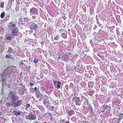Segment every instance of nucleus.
Listing matches in <instances>:
<instances>
[{
	"label": "nucleus",
	"instance_id": "obj_1",
	"mask_svg": "<svg viewBox=\"0 0 123 123\" xmlns=\"http://www.w3.org/2000/svg\"><path fill=\"white\" fill-rule=\"evenodd\" d=\"M11 70V68H8L5 70L4 71V73L1 74V77L2 79L1 80V81L2 82L5 81L7 75L10 74V71Z\"/></svg>",
	"mask_w": 123,
	"mask_h": 123
},
{
	"label": "nucleus",
	"instance_id": "obj_2",
	"mask_svg": "<svg viewBox=\"0 0 123 123\" xmlns=\"http://www.w3.org/2000/svg\"><path fill=\"white\" fill-rule=\"evenodd\" d=\"M26 118L27 119L30 120H35L36 119V115L32 112H30L26 116Z\"/></svg>",
	"mask_w": 123,
	"mask_h": 123
},
{
	"label": "nucleus",
	"instance_id": "obj_3",
	"mask_svg": "<svg viewBox=\"0 0 123 123\" xmlns=\"http://www.w3.org/2000/svg\"><path fill=\"white\" fill-rule=\"evenodd\" d=\"M18 29L17 27H14L12 32V34L14 36H17L18 35Z\"/></svg>",
	"mask_w": 123,
	"mask_h": 123
},
{
	"label": "nucleus",
	"instance_id": "obj_4",
	"mask_svg": "<svg viewBox=\"0 0 123 123\" xmlns=\"http://www.w3.org/2000/svg\"><path fill=\"white\" fill-rule=\"evenodd\" d=\"M30 13L31 14V15L36 13L37 15V9L33 7L31 8L30 10Z\"/></svg>",
	"mask_w": 123,
	"mask_h": 123
},
{
	"label": "nucleus",
	"instance_id": "obj_5",
	"mask_svg": "<svg viewBox=\"0 0 123 123\" xmlns=\"http://www.w3.org/2000/svg\"><path fill=\"white\" fill-rule=\"evenodd\" d=\"M9 97H11L12 98L13 100L14 101L16 98L15 95L13 94V93L11 92H10L9 94Z\"/></svg>",
	"mask_w": 123,
	"mask_h": 123
},
{
	"label": "nucleus",
	"instance_id": "obj_6",
	"mask_svg": "<svg viewBox=\"0 0 123 123\" xmlns=\"http://www.w3.org/2000/svg\"><path fill=\"white\" fill-rule=\"evenodd\" d=\"M30 28L31 29L36 30L37 28V25L36 24H33L31 25Z\"/></svg>",
	"mask_w": 123,
	"mask_h": 123
},
{
	"label": "nucleus",
	"instance_id": "obj_7",
	"mask_svg": "<svg viewBox=\"0 0 123 123\" xmlns=\"http://www.w3.org/2000/svg\"><path fill=\"white\" fill-rule=\"evenodd\" d=\"M54 84H57V88L58 89H59L60 88V86L61 85V83L59 81H55L54 82Z\"/></svg>",
	"mask_w": 123,
	"mask_h": 123
},
{
	"label": "nucleus",
	"instance_id": "obj_8",
	"mask_svg": "<svg viewBox=\"0 0 123 123\" xmlns=\"http://www.w3.org/2000/svg\"><path fill=\"white\" fill-rule=\"evenodd\" d=\"M73 99L76 102H80V98L79 97H75L73 98Z\"/></svg>",
	"mask_w": 123,
	"mask_h": 123
},
{
	"label": "nucleus",
	"instance_id": "obj_9",
	"mask_svg": "<svg viewBox=\"0 0 123 123\" xmlns=\"http://www.w3.org/2000/svg\"><path fill=\"white\" fill-rule=\"evenodd\" d=\"M12 106L13 107H18V105H17V103L15 102V101H12Z\"/></svg>",
	"mask_w": 123,
	"mask_h": 123
},
{
	"label": "nucleus",
	"instance_id": "obj_10",
	"mask_svg": "<svg viewBox=\"0 0 123 123\" xmlns=\"http://www.w3.org/2000/svg\"><path fill=\"white\" fill-rule=\"evenodd\" d=\"M102 107L103 108V110H104L105 111L109 107V106L106 105H102Z\"/></svg>",
	"mask_w": 123,
	"mask_h": 123
},
{
	"label": "nucleus",
	"instance_id": "obj_11",
	"mask_svg": "<svg viewBox=\"0 0 123 123\" xmlns=\"http://www.w3.org/2000/svg\"><path fill=\"white\" fill-rule=\"evenodd\" d=\"M68 112L69 116H71L74 114V111L72 110L69 111Z\"/></svg>",
	"mask_w": 123,
	"mask_h": 123
},
{
	"label": "nucleus",
	"instance_id": "obj_12",
	"mask_svg": "<svg viewBox=\"0 0 123 123\" xmlns=\"http://www.w3.org/2000/svg\"><path fill=\"white\" fill-rule=\"evenodd\" d=\"M12 102H8L6 103V106L8 107L10 106H12Z\"/></svg>",
	"mask_w": 123,
	"mask_h": 123
},
{
	"label": "nucleus",
	"instance_id": "obj_13",
	"mask_svg": "<svg viewBox=\"0 0 123 123\" xmlns=\"http://www.w3.org/2000/svg\"><path fill=\"white\" fill-rule=\"evenodd\" d=\"M13 51V50L11 48L9 47L7 52L9 53H12Z\"/></svg>",
	"mask_w": 123,
	"mask_h": 123
},
{
	"label": "nucleus",
	"instance_id": "obj_14",
	"mask_svg": "<svg viewBox=\"0 0 123 123\" xmlns=\"http://www.w3.org/2000/svg\"><path fill=\"white\" fill-rule=\"evenodd\" d=\"M5 12H3L0 15V17L1 18H3L5 17Z\"/></svg>",
	"mask_w": 123,
	"mask_h": 123
},
{
	"label": "nucleus",
	"instance_id": "obj_15",
	"mask_svg": "<svg viewBox=\"0 0 123 123\" xmlns=\"http://www.w3.org/2000/svg\"><path fill=\"white\" fill-rule=\"evenodd\" d=\"M5 57L7 58H9L10 59L11 58V56H10V54H8L6 55L5 56Z\"/></svg>",
	"mask_w": 123,
	"mask_h": 123
},
{
	"label": "nucleus",
	"instance_id": "obj_16",
	"mask_svg": "<svg viewBox=\"0 0 123 123\" xmlns=\"http://www.w3.org/2000/svg\"><path fill=\"white\" fill-rule=\"evenodd\" d=\"M22 101L21 100H19L18 101V103H17V105H18V107L21 104Z\"/></svg>",
	"mask_w": 123,
	"mask_h": 123
},
{
	"label": "nucleus",
	"instance_id": "obj_17",
	"mask_svg": "<svg viewBox=\"0 0 123 123\" xmlns=\"http://www.w3.org/2000/svg\"><path fill=\"white\" fill-rule=\"evenodd\" d=\"M14 112H15V114L16 115L18 116L19 115H20L21 114L20 113V112H16L15 111H14Z\"/></svg>",
	"mask_w": 123,
	"mask_h": 123
},
{
	"label": "nucleus",
	"instance_id": "obj_18",
	"mask_svg": "<svg viewBox=\"0 0 123 123\" xmlns=\"http://www.w3.org/2000/svg\"><path fill=\"white\" fill-rule=\"evenodd\" d=\"M123 114L122 113H121L120 115V117L119 119V120H120L122 119L123 118Z\"/></svg>",
	"mask_w": 123,
	"mask_h": 123
},
{
	"label": "nucleus",
	"instance_id": "obj_19",
	"mask_svg": "<svg viewBox=\"0 0 123 123\" xmlns=\"http://www.w3.org/2000/svg\"><path fill=\"white\" fill-rule=\"evenodd\" d=\"M4 2H1L0 4V7L2 8H3L4 7Z\"/></svg>",
	"mask_w": 123,
	"mask_h": 123
},
{
	"label": "nucleus",
	"instance_id": "obj_20",
	"mask_svg": "<svg viewBox=\"0 0 123 123\" xmlns=\"http://www.w3.org/2000/svg\"><path fill=\"white\" fill-rule=\"evenodd\" d=\"M33 62L35 63H37L38 62V60L37 59H35L34 60Z\"/></svg>",
	"mask_w": 123,
	"mask_h": 123
},
{
	"label": "nucleus",
	"instance_id": "obj_21",
	"mask_svg": "<svg viewBox=\"0 0 123 123\" xmlns=\"http://www.w3.org/2000/svg\"><path fill=\"white\" fill-rule=\"evenodd\" d=\"M6 38L7 39L10 40H11V37L10 36H8Z\"/></svg>",
	"mask_w": 123,
	"mask_h": 123
},
{
	"label": "nucleus",
	"instance_id": "obj_22",
	"mask_svg": "<svg viewBox=\"0 0 123 123\" xmlns=\"http://www.w3.org/2000/svg\"><path fill=\"white\" fill-rule=\"evenodd\" d=\"M30 106V105L29 104H27L26 105V107L27 108H29Z\"/></svg>",
	"mask_w": 123,
	"mask_h": 123
},
{
	"label": "nucleus",
	"instance_id": "obj_23",
	"mask_svg": "<svg viewBox=\"0 0 123 123\" xmlns=\"http://www.w3.org/2000/svg\"><path fill=\"white\" fill-rule=\"evenodd\" d=\"M36 96L38 98H40V95L39 94L37 93H36Z\"/></svg>",
	"mask_w": 123,
	"mask_h": 123
},
{
	"label": "nucleus",
	"instance_id": "obj_24",
	"mask_svg": "<svg viewBox=\"0 0 123 123\" xmlns=\"http://www.w3.org/2000/svg\"><path fill=\"white\" fill-rule=\"evenodd\" d=\"M33 84L32 83H31L30 82V85L31 86H33Z\"/></svg>",
	"mask_w": 123,
	"mask_h": 123
},
{
	"label": "nucleus",
	"instance_id": "obj_25",
	"mask_svg": "<svg viewBox=\"0 0 123 123\" xmlns=\"http://www.w3.org/2000/svg\"><path fill=\"white\" fill-rule=\"evenodd\" d=\"M44 102H43V104H46V103H47V101H46V100L45 99H44Z\"/></svg>",
	"mask_w": 123,
	"mask_h": 123
},
{
	"label": "nucleus",
	"instance_id": "obj_26",
	"mask_svg": "<svg viewBox=\"0 0 123 123\" xmlns=\"http://www.w3.org/2000/svg\"><path fill=\"white\" fill-rule=\"evenodd\" d=\"M16 26V25L14 24H13L12 25V27H14Z\"/></svg>",
	"mask_w": 123,
	"mask_h": 123
},
{
	"label": "nucleus",
	"instance_id": "obj_27",
	"mask_svg": "<svg viewBox=\"0 0 123 123\" xmlns=\"http://www.w3.org/2000/svg\"><path fill=\"white\" fill-rule=\"evenodd\" d=\"M13 72L12 71V69H11V70H10V74H12V72Z\"/></svg>",
	"mask_w": 123,
	"mask_h": 123
},
{
	"label": "nucleus",
	"instance_id": "obj_28",
	"mask_svg": "<svg viewBox=\"0 0 123 123\" xmlns=\"http://www.w3.org/2000/svg\"><path fill=\"white\" fill-rule=\"evenodd\" d=\"M37 90V88L36 87H35L34 88V90L35 91H36Z\"/></svg>",
	"mask_w": 123,
	"mask_h": 123
},
{
	"label": "nucleus",
	"instance_id": "obj_29",
	"mask_svg": "<svg viewBox=\"0 0 123 123\" xmlns=\"http://www.w3.org/2000/svg\"><path fill=\"white\" fill-rule=\"evenodd\" d=\"M64 123H69V121H65Z\"/></svg>",
	"mask_w": 123,
	"mask_h": 123
},
{
	"label": "nucleus",
	"instance_id": "obj_30",
	"mask_svg": "<svg viewBox=\"0 0 123 123\" xmlns=\"http://www.w3.org/2000/svg\"><path fill=\"white\" fill-rule=\"evenodd\" d=\"M57 59L58 60H60V56H59L58 58H57Z\"/></svg>",
	"mask_w": 123,
	"mask_h": 123
},
{
	"label": "nucleus",
	"instance_id": "obj_31",
	"mask_svg": "<svg viewBox=\"0 0 123 123\" xmlns=\"http://www.w3.org/2000/svg\"><path fill=\"white\" fill-rule=\"evenodd\" d=\"M102 112L104 113L105 112V110H103L102 111Z\"/></svg>",
	"mask_w": 123,
	"mask_h": 123
},
{
	"label": "nucleus",
	"instance_id": "obj_32",
	"mask_svg": "<svg viewBox=\"0 0 123 123\" xmlns=\"http://www.w3.org/2000/svg\"><path fill=\"white\" fill-rule=\"evenodd\" d=\"M117 123H119L120 122V120H117Z\"/></svg>",
	"mask_w": 123,
	"mask_h": 123
},
{
	"label": "nucleus",
	"instance_id": "obj_33",
	"mask_svg": "<svg viewBox=\"0 0 123 123\" xmlns=\"http://www.w3.org/2000/svg\"><path fill=\"white\" fill-rule=\"evenodd\" d=\"M1 112H0V117H1L2 116Z\"/></svg>",
	"mask_w": 123,
	"mask_h": 123
},
{
	"label": "nucleus",
	"instance_id": "obj_34",
	"mask_svg": "<svg viewBox=\"0 0 123 123\" xmlns=\"http://www.w3.org/2000/svg\"><path fill=\"white\" fill-rule=\"evenodd\" d=\"M79 102H76V105H79V103H78Z\"/></svg>",
	"mask_w": 123,
	"mask_h": 123
},
{
	"label": "nucleus",
	"instance_id": "obj_35",
	"mask_svg": "<svg viewBox=\"0 0 123 123\" xmlns=\"http://www.w3.org/2000/svg\"><path fill=\"white\" fill-rule=\"evenodd\" d=\"M24 64L23 62H22V63H21V64Z\"/></svg>",
	"mask_w": 123,
	"mask_h": 123
},
{
	"label": "nucleus",
	"instance_id": "obj_36",
	"mask_svg": "<svg viewBox=\"0 0 123 123\" xmlns=\"http://www.w3.org/2000/svg\"><path fill=\"white\" fill-rule=\"evenodd\" d=\"M109 109H110V108H111V107H109Z\"/></svg>",
	"mask_w": 123,
	"mask_h": 123
},
{
	"label": "nucleus",
	"instance_id": "obj_37",
	"mask_svg": "<svg viewBox=\"0 0 123 123\" xmlns=\"http://www.w3.org/2000/svg\"><path fill=\"white\" fill-rule=\"evenodd\" d=\"M10 24H12V22H10Z\"/></svg>",
	"mask_w": 123,
	"mask_h": 123
},
{
	"label": "nucleus",
	"instance_id": "obj_38",
	"mask_svg": "<svg viewBox=\"0 0 123 123\" xmlns=\"http://www.w3.org/2000/svg\"><path fill=\"white\" fill-rule=\"evenodd\" d=\"M34 123H37V122H34Z\"/></svg>",
	"mask_w": 123,
	"mask_h": 123
},
{
	"label": "nucleus",
	"instance_id": "obj_39",
	"mask_svg": "<svg viewBox=\"0 0 123 123\" xmlns=\"http://www.w3.org/2000/svg\"><path fill=\"white\" fill-rule=\"evenodd\" d=\"M52 108H53V106H52Z\"/></svg>",
	"mask_w": 123,
	"mask_h": 123
},
{
	"label": "nucleus",
	"instance_id": "obj_40",
	"mask_svg": "<svg viewBox=\"0 0 123 123\" xmlns=\"http://www.w3.org/2000/svg\"><path fill=\"white\" fill-rule=\"evenodd\" d=\"M49 115H51V113H49Z\"/></svg>",
	"mask_w": 123,
	"mask_h": 123
},
{
	"label": "nucleus",
	"instance_id": "obj_41",
	"mask_svg": "<svg viewBox=\"0 0 123 123\" xmlns=\"http://www.w3.org/2000/svg\"><path fill=\"white\" fill-rule=\"evenodd\" d=\"M40 99H39V100H40Z\"/></svg>",
	"mask_w": 123,
	"mask_h": 123
},
{
	"label": "nucleus",
	"instance_id": "obj_42",
	"mask_svg": "<svg viewBox=\"0 0 123 123\" xmlns=\"http://www.w3.org/2000/svg\"><path fill=\"white\" fill-rule=\"evenodd\" d=\"M40 99H39V100H40Z\"/></svg>",
	"mask_w": 123,
	"mask_h": 123
}]
</instances>
